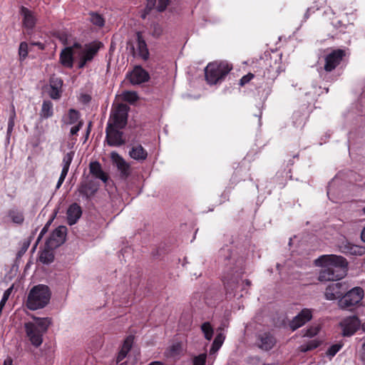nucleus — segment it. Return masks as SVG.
Segmentation results:
<instances>
[{
    "instance_id": "obj_38",
    "label": "nucleus",
    "mask_w": 365,
    "mask_h": 365,
    "mask_svg": "<svg viewBox=\"0 0 365 365\" xmlns=\"http://www.w3.org/2000/svg\"><path fill=\"white\" fill-rule=\"evenodd\" d=\"M31 240H25L23 242L21 245V249L18 251L16 254V261H19L21 257L25 254L30 246Z\"/></svg>"
},
{
    "instance_id": "obj_2",
    "label": "nucleus",
    "mask_w": 365,
    "mask_h": 365,
    "mask_svg": "<svg viewBox=\"0 0 365 365\" xmlns=\"http://www.w3.org/2000/svg\"><path fill=\"white\" fill-rule=\"evenodd\" d=\"M315 264L322 267L318 277L320 282L340 280L347 273L348 262L342 256L322 255L315 260Z\"/></svg>"
},
{
    "instance_id": "obj_27",
    "label": "nucleus",
    "mask_w": 365,
    "mask_h": 365,
    "mask_svg": "<svg viewBox=\"0 0 365 365\" xmlns=\"http://www.w3.org/2000/svg\"><path fill=\"white\" fill-rule=\"evenodd\" d=\"M146 1L147 5L145 6V10L147 11V14H150V11L155 8H156L158 11L163 12L166 9L170 3V0H158V4L156 6V0Z\"/></svg>"
},
{
    "instance_id": "obj_50",
    "label": "nucleus",
    "mask_w": 365,
    "mask_h": 365,
    "mask_svg": "<svg viewBox=\"0 0 365 365\" xmlns=\"http://www.w3.org/2000/svg\"><path fill=\"white\" fill-rule=\"evenodd\" d=\"M68 174V172H65V171H63L61 170V175L58 178V180L57 182V184H56V189H59L60 187L61 186V185L63 184L66 175Z\"/></svg>"
},
{
    "instance_id": "obj_6",
    "label": "nucleus",
    "mask_w": 365,
    "mask_h": 365,
    "mask_svg": "<svg viewBox=\"0 0 365 365\" xmlns=\"http://www.w3.org/2000/svg\"><path fill=\"white\" fill-rule=\"evenodd\" d=\"M364 296V289L360 287H355L347 289L345 294L339 300V305L341 309H351L358 305Z\"/></svg>"
},
{
    "instance_id": "obj_37",
    "label": "nucleus",
    "mask_w": 365,
    "mask_h": 365,
    "mask_svg": "<svg viewBox=\"0 0 365 365\" xmlns=\"http://www.w3.org/2000/svg\"><path fill=\"white\" fill-rule=\"evenodd\" d=\"M321 329V326L319 324H315L309 327L304 334V336L313 337L316 336Z\"/></svg>"
},
{
    "instance_id": "obj_10",
    "label": "nucleus",
    "mask_w": 365,
    "mask_h": 365,
    "mask_svg": "<svg viewBox=\"0 0 365 365\" xmlns=\"http://www.w3.org/2000/svg\"><path fill=\"white\" fill-rule=\"evenodd\" d=\"M349 289V285L346 282H335L328 285L325 290V298L327 300H339L345 294Z\"/></svg>"
},
{
    "instance_id": "obj_26",
    "label": "nucleus",
    "mask_w": 365,
    "mask_h": 365,
    "mask_svg": "<svg viewBox=\"0 0 365 365\" xmlns=\"http://www.w3.org/2000/svg\"><path fill=\"white\" fill-rule=\"evenodd\" d=\"M129 155L135 160L143 161L148 157V152L141 145H138L132 147L129 151Z\"/></svg>"
},
{
    "instance_id": "obj_13",
    "label": "nucleus",
    "mask_w": 365,
    "mask_h": 365,
    "mask_svg": "<svg viewBox=\"0 0 365 365\" xmlns=\"http://www.w3.org/2000/svg\"><path fill=\"white\" fill-rule=\"evenodd\" d=\"M102 47H103V43L98 41L86 43L83 46L82 50L79 51L78 56H83L88 62H91Z\"/></svg>"
},
{
    "instance_id": "obj_20",
    "label": "nucleus",
    "mask_w": 365,
    "mask_h": 365,
    "mask_svg": "<svg viewBox=\"0 0 365 365\" xmlns=\"http://www.w3.org/2000/svg\"><path fill=\"white\" fill-rule=\"evenodd\" d=\"M67 222L69 225H75L80 219L82 215L81 206L74 202L71 204L67 210Z\"/></svg>"
},
{
    "instance_id": "obj_33",
    "label": "nucleus",
    "mask_w": 365,
    "mask_h": 365,
    "mask_svg": "<svg viewBox=\"0 0 365 365\" xmlns=\"http://www.w3.org/2000/svg\"><path fill=\"white\" fill-rule=\"evenodd\" d=\"M201 330H202V333L204 334L205 338L207 340L210 341L212 339V338L213 336L214 331H213V329L210 322H204L201 325Z\"/></svg>"
},
{
    "instance_id": "obj_29",
    "label": "nucleus",
    "mask_w": 365,
    "mask_h": 365,
    "mask_svg": "<svg viewBox=\"0 0 365 365\" xmlns=\"http://www.w3.org/2000/svg\"><path fill=\"white\" fill-rule=\"evenodd\" d=\"M45 249L40 252L39 260L43 264H49L54 260L53 250L55 248H49L45 245Z\"/></svg>"
},
{
    "instance_id": "obj_22",
    "label": "nucleus",
    "mask_w": 365,
    "mask_h": 365,
    "mask_svg": "<svg viewBox=\"0 0 365 365\" xmlns=\"http://www.w3.org/2000/svg\"><path fill=\"white\" fill-rule=\"evenodd\" d=\"M20 14L23 16V25L27 29H32L36 22V19L32 11L22 6L20 8Z\"/></svg>"
},
{
    "instance_id": "obj_63",
    "label": "nucleus",
    "mask_w": 365,
    "mask_h": 365,
    "mask_svg": "<svg viewBox=\"0 0 365 365\" xmlns=\"http://www.w3.org/2000/svg\"><path fill=\"white\" fill-rule=\"evenodd\" d=\"M304 16L306 19H307L309 17V15H308V11L306 12V14H304Z\"/></svg>"
},
{
    "instance_id": "obj_4",
    "label": "nucleus",
    "mask_w": 365,
    "mask_h": 365,
    "mask_svg": "<svg viewBox=\"0 0 365 365\" xmlns=\"http://www.w3.org/2000/svg\"><path fill=\"white\" fill-rule=\"evenodd\" d=\"M51 291L48 286L38 284L30 290L26 300V306L31 310H36L45 307L51 299Z\"/></svg>"
},
{
    "instance_id": "obj_12",
    "label": "nucleus",
    "mask_w": 365,
    "mask_h": 365,
    "mask_svg": "<svg viewBox=\"0 0 365 365\" xmlns=\"http://www.w3.org/2000/svg\"><path fill=\"white\" fill-rule=\"evenodd\" d=\"M99 187L100 184L98 181L93 179H86L81 182L78 190L86 200H88L97 192Z\"/></svg>"
},
{
    "instance_id": "obj_30",
    "label": "nucleus",
    "mask_w": 365,
    "mask_h": 365,
    "mask_svg": "<svg viewBox=\"0 0 365 365\" xmlns=\"http://www.w3.org/2000/svg\"><path fill=\"white\" fill-rule=\"evenodd\" d=\"M281 72V66L277 61H274L273 65H270L268 68L264 72V76L268 79L274 80L277 78L278 74Z\"/></svg>"
},
{
    "instance_id": "obj_25",
    "label": "nucleus",
    "mask_w": 365,
    "mask_h": 365,
    "mask_svg": "<svg viewBox=\"0 0 365 365\" xmlns=\"http://www.w3.org/2000/svg\"><path fill=\"white\" fill-rule=\"evenodd\" d=\"M133 342V337L132 336H128L123 344V346L116 358V364H120L127 356L128 353L130 350Z\"/></svg>"
},
{
    "instance_id": "obj_36",
    "label": "nucleus",
    "mask_w": 365,
    "mask_h": 365,
    "mask_svg": "<svg viewBox=\"0 0 365 365\" xmlns=\"http://www.w3.org/2000/svg\"><path fill=\"white\" fill-rule=\"evenodd\" d=\"M79 112L75 109H70L68 110V121L66 122L67 124L72 125L78 122L79 119Z\"/></svg>"
},
{
    "instance_id": "obj_8",
    "label": "nucleus",
    "mask_w": 365,
    "mask_h": 365,
    "mask_svg": "<svg viewBox=\"0 0 365 365\" xmlns=\"http://www.w3.org/2000/svg\"><path fill=\"white\" fill-rule=\"evenodd\" d=\"M119 130V128L112 126L111 120H108L106 128V140L108 145L120 147L125 144V140L123 138V133Z\"/></svg>"
},
{
    "instance_id": "obj_24",
    "label": "nucleus",
    "mask_w": 365,
    "mask_h": 365,
    "mask_svg": "<svg viewBox=\"0 0 365 365\" xmlns=\"http://www.w3.org/2000/svg\"><path fill=\"white\" fill-rule=\"evenodd\" d=\"M61 63L67 68H72L73 65V53L71 47H66L60 53Z\"/></svg>"
},
{
    "instance_id": "obj_15",
    "label": "nucleus",
    "mask_w": 365,
    "mask_h": 365,
    "mask_svg": "<svg viewBox=\"0 0 365 365\" xmlns=\"http://www.w3.org/2000/svg\"><path fill=\"white\" fill-rule=\"evenodd\" d=\"M312 318V314L310 309H303L297 316H295L289 322V327L294 331L304 325Z\"/></svg>"
},
{
    "instance_id": "obj_11",
    "label": "nucleus",
    "mask_w": 365,
    "mask_h": 365,
    "mask_svg": "<svg viewBox=\"0 0 365 365\" xmlns=\"http://www.w3.org/2000/svg\"><path fill=\"white\" fill-rule=\"evenodd\" d=\"M67 228L66 226H58L51 234L46 242V246L49 248H57L66 241Z\"/></svg>"
},
{
    "instance_id": "obj_56",
    "label": "nucleus",
    "mask_w": 365,
    "mask_h": 365,
    "mask_svg": "<svg viewBox=\"0 0 365 365\" xmlns=\"http://www.w3.org/2000/svg\"><path fill=\"white\" fill-rule=\"evenodd\" d=\"M128 44H130L131 52H132L133 55L135 56L136 52H135V48L134 45L130 42H128Z\"/></svg>"
},
{
    "instance_id": "obj_16",
    "label": "nucleus",
    "mask_w": 365,
    "mask_h": 365,
    "mask_svg": "<svg viewBox=\"0 0 365 365\" xmlns=\"http://www.w3.org/2000/svg\"><path fill=\"white\" fill-rule=\"evenodd\" d=\"M360 320L357 317L347 318L341 323L342 327L343 335L344 336H351L359 329Z\"/></svg>"
},
{
    "instance_id": "obj_62",
    "label": "nucleus",
    "mask_w": 365,
    "mask_h": 365,
    "mask_svg": "<svg viewBox=\"0 0 365 365\" xmlns=\"http://www.w3.org/2000/svg\"><path fill=\"white\" fill-rule=\"evenodd\" d=\"M148 14H147V11L145 9L144 11V14L141 15V17L142 19H145L146 18V16L148 15Z\"/></svg>"
},
{
    "instance_id": "obj_32",
    "label": "nucleus",
    "mask_w": 365,
    "mask_h": 365,
    "mask_svg": "<svg viewBox=\"0 0 365 365\" xmlns=\"http://www.w3.org/2000/svg\"><path fill=\"white\" fill-rule=\"evenodd\" d=\"M225 339V336L222 333H219L217 334L210 349V354H215L220 349L224 342Z\"/></svg>"
},
{
    "instance_id": "obj_1",
    "label": "nucleus",
    "mask_w": 365,
    "mask_h": 365,
    "mask_svg": "<svg viewBox=\"0 0 365 365\" xmlns=\"http://www.w3.org/2000/svg\"><path fill=\"white\" fill-rule=\"evenodd\" d=\"M219 259L225 268L222 275V282L226 290L227 297H234L236 292L240 288L245 291L247 287H250L249 279L242 281L241 277L244 272V259L242 257H236L227 246L219 252Z\"/></svg>"
},
{
    "instance_id": "obj_61",
    "label": "nucleus",
    "mask_w": 365,
    "mask_h": 365,
    "mask_svg": "<svg viewBox=\"0 0 365 365\" xmlns=\"http://www.w3.org/2000/svg\"><path fill=\"white\" fill-rule=\"evenodd\" d=\"M149 365H162V364L160 361H153L150 363Z\"/></svg>"
},
{
    "instance_id": "obj_52",
    "label": "nucleus",
    "mask_w": 365,
    "mask_h": 365,
    "mask_svg": "<svg viewBox=\"0 0 365 365\" xmlns=\"http://www.w3.org/2000/svg\"><path fill=\"white\" fill-rule=\"evenodd\" d=\"M80 101L84 104H87L91 101V96L88 94L83 93L80 96Z\"/></svg>"
},
{
    "instance_id": "obj_49",
    "label": "nucleus",
    "mask_w": 365,
    "mask_h": 365,
    "mask_svg": "<svg viewBox=\"0 0 365 365\" xmlns=\"http://www.w3.org/2000/svg\"><path fill=\"white\" fill-rule=\"evenodd\" d=\"M83 121L82 120H80L78 121V124L73 126L71 128V130H70V134L71 135H76L78 133V132L80 130V129L82 128L83 126Z\"/></svg>"
},
{
    "instance_id": "obj_58",
    "label": "nucleus",
    "mask_w": 365,
    "mask_h": 365,
    "mask_svg": "<svg viewBox=\"0 0 365 365\" xmlns=\"http://www.w3.org/2000/svg\"><path fill=\"white\" fill-rule=\"evenodd\" d=\"M71 48H72V49H73V48H79V49H80V51H81V50H82V48H83V46H81V44H80L79 43H75L73 44V46Z\"/></svg>"
},
{
    "instance_id": "obj_47",
    "label": "nucleus",
    "mask_w": 365,
    "mask_h": 365,
    "mask_svg": "<svg viewBox=\"0 0 365 365\" xmlns=\"http://www.w3.org/2000/svg\"><path fill=\"white\" fill-rule=\"evenodd\" d=\"M253 78H254V74L250 73L242 76L240 81V85L241 86H245L246 83H249Z\"/></svg>"
},
{
    "instance_id": "obj_34",
    "label": "nucleus",
    "mask_w": 365,
    "mask_h": 365,
    "mask_svg": "<svg viewBox=\"0 0 365 365\" xmlns=\"http://www.w3.org/2000/svg\"><path fill=\"white\" fill-rule=\"evenodd\" d=\"M90 21L93 24L98 27H103L104 26L105 19L101 14L95 12H91L90 14Z\"/></svg>"
},
{
    "instance_id": "obj_3",
    "label": "nucleus",
    "mask_w": 365,
    "mask_h": 365,
    "mask_svg": "<svg viewBox=\"0 0 365 365\" xmlns=\"http://www.w3.org/2000/svg\"><path fill=\"white\" fill-rule=\"evenodd\" d=\"M34 322H27L24 324L25 331L31 343L36 347H38L43 342V334L48 330L51 324V319L48 317L40 318L33 317Z\"/></svg>"
},
{
    "instance_id": "obj_28",
    "label": "nucleus",
    "mask_w": 365,
    "mask_h": 365,
    "mask_svg": "<svg viewBox=\"0 0 365 365\" xmlns=\"http://www.w3.org/2000/svg\"><path fill=\"white\" fill-rule=\"evenodd\" d=\"M7 215L12 222L21 225L24 222V215L23 211L16 207H12L7 212Z\"/></svg>"
},
{
    "instance_id": "obj_57",
    "label": "nucleus",
    "mask_w": 365,
    "mask_h": 365,
    "mask_svg": "<svg viewBox=\"0 0 365 365\" xmlns=\"http://www.w3.org/2000/svg\"><path fill=\"white\" fill-rule=\"evenodd\" d=\"M361 360L363 361L365 365V351H361L360 354Z\"/></svg>"
},
{
    "instance_id": "obj_53",
    "label": "nucleus",
    "mask_w": 365,
    "mask_h": 365,
    "mask_svg": "<svg viewBox=\"0 0 365 365\" xmlns=\"http://www.w3.org/2000/svg\"><path fill=\"white\" fill-rule=\"evenodd\" d=\"M79 57V62L78 67V68H83L86 66V63H89L86 59H85L83 56Z\"/></svg>"
},
{
    "instance_id": "obj_7",
    "label": "nucleus",
    "mask_w": 365,
    "mask_h": 365,
    "mask_svg": "<svg viewBox=\"0 0 365 365\" xmlns=\"http://www.w3.org/2000/svg\"><path fill=\"white\" fill-rule=\"evenodd\" d=\"M128 106L125 104H119L112 112L109 120L111 125L119 129L124 128L128 122Z\"/></svg>"
},
{
    "instance_id": "obj_64",
    "label": "nucleus",
    "mask_w": 365,
    "mask_h": 365,
    "mask_svg": "<svg viewBox=\"0 0 365 365\" xmlns=\"http://www.w3.org/2000/svg\"><path fill=\"white\" fill-rule=\"evenodd\" d=\"M362 329L365 331V323L362 324Z\"/></svg>"
},
{
    "instance_id": "obj_14",
    "label": "nucleus",
    "mask_w": 365,
    "mask_h": 365,
    "mask_svg": "<svg viewBox=\"0 0 365 365\" xmlns=\"http://www.w3.org/2000/svg\"><path fill=\"white\" fill-rule=\"evenodd\" d=\"M127 78L133 85H138L148 81L150 75L140 66H136L127 74Z\"/></svg>"
},
{
    "instance_id": "obj_46",
    "label": "nucleus",
    "mask_w": 365,
    "mask_h": 365,
    "mask_svg": "<svg viewBox=\"0 0 365 365\" xmlns=\"http://www.w3.org/2000/svg\"><path fill=\"white\" fill-rule=\"evenodd\" d=\"M11 291H12V287L7 289L4 294H3V297L1 298V300L0 302V305H2V307H4L5 306V304L6 302V301L8 300L11 293Z\"/></svg>"
},
{
    "instance_id": "obj_59",
    "label": "nucleus",
    "mask_w": 365,
    "mask_h": 365,
    "mask_svg": "<svg viewBox=\"0 0 365 365\" xmlns=\"http://www.w3.org/2000/svg\"><path fill=\"white\" fill-rule=\"evenodd\" d=\"M14 128H10V127H8L7 128V133H6V135H7V138H10V135L11 134V132L13 130Z\"/></svg>"
},
{
    "instance_id": "obj_31",
    "label": "nucleus",
    "mask_w": 365,
    "mask_h": 365,
    "mask_svg": "<svg viewBox=\"0 0 365 365\" xmlns=\"http://www.w3.org/2000/svg\"><path fill=\"white\" fill-rule=\"evenodd\" d=\"M53 103L50 101H44L43 102L40 115L41 118L47 119L53 115Z\"/></svg>"
},
{
    "instance_id": "obj_54",
    "label": "nucleus",
    "mask_w": 365,
    "mask_h": 365,
    "mask_svg": "<svg viewBox=\"0 0 365 365\" xmlns=\"http://www.w3.org/2000/svg\"><path fill=\"white\" fill-rule=\"evenodd\" d=\"M91 125H92V123L91 122H89L88 125V128H87V130H86V140L88 138V135L90 134V132H91Z\"/></svg>"
},
{
    "instance_id": "obj_43",
    "label": "nucleus",
    "mask_w": 365,
    "mask_h": 365,
    "mask_svg": "<svg viewBox=\"0 0 365 365\" xmlns=\"http://www.w3.org/2000/svg\"><path fill=\"white\" fill-rule=\"evenodd\" d=\"M123 98L125 101L134 103L138 100V96L135 92L126 91L123 94Z\"/></svg>"
},
{
    "instance_id": "obj_18",
    "label": "nucleus",
    "mask_w": 365,
    "mask_h": 365,
    "mask_svg": "<svg viewBox=\"0 0 365 365\" xmlns=\"http://www.w3.org/2000/svg\"><path fill=\"white\" fill-rule=\"evenodd\" d=\"M63 86V80L53 75L49 80L50 90L48 91L49 96L54 100L60 98L61 93V88Z\"/></svg>"
},
{
    "instance_id": "obj_35",
    "label": "nucleus",
    "mask_w": 365,
    "mask_h": 365,
    "mask_svg": "<svg viewBox=\"0 0 365 365\" xmlns=\"http://www.w3.org/2000/svg\"><path fill=\"white\" fill-rule=\"evenodd\" d=\"M74 155V152L71 151L68 153H66L63 158L62 163H63V168L62 170L65 172H68L70 165L73 160V158Z\"/></svg>"
},
{
    "instance_id": "obj_48",
    "label": "nucleus",
    "mask_w": 365,
    "mask_h": 365,
    "mask_svg": "<svg viewBox=\"0 0 365 365\" xmlns=\"http://www.w3.org/2000/svg\"><path fill=\"white\" fill-rule=\"evenodd\" d=\"M320 344V342L317 340H312L307 344L306 347V351H311L316 348H317Z\"/></svg>"
},
{
    "instance_id": "obj_42",
    "label": "nucleus",
    "mask_w": 365,
    "mask_h": 365,
    "mask_svg": "<svg viewBox=\"0 0 365 365\" xmlns=\"http://www.w3.org/2000/svg\"><path fill=\"white\" fill-rule=\"evenodd\" d=\"M342 345L339 344H335L331 345L327 351V355L330 358L334 357L336 353L341 349Z\"/></svg>"
},
{
    "instance_id": "obj_39",
    "label": "nucleus",
    "mask_w": 365,
    "mask_h": 365,
    "mask_svg": "<svg viewBox=\"0 0 365 365\" xmlns=\"http://www.w3.org/2000/svg\"><path fill=\"white\" fill-rule=\"evenodd\" d=\"M54 218V216L51 219L49 220L47 223L45 225V226L42 228L37 240H36V242L33 247V250H35L36 247H37L38 242L41 241V240L42 239L43 236L48 232V227L49 226L51 225L53 220Z\"/></svg>"
},
{
    "instance_id": "obj_19",
    "label": "nucleus",
    "mask_w": 365,
    "mask_h": 365,
    "mask_svg": "<svg viewBox=\"0 0 365 365\" xmlns=\"http://www.w3.org/2000/svg\"><path fill=\"white\" fill-rule=\"evenodd\" d=\"M136 47L138 56L143 61H147L149 58L150 53L147 43L143 37L141 31L136 32Z\"/></svg>"
},
{
    "instance_id": "obj_21",
    "label": "nucleus",
    "mask_w": 365,
    "mask_h": 365,
    "mask_svg": "<svg viewBox=\"0 0 365 365\" xmlns=\"http://www.w3.org/2000/svg\"><path fill=\"white\" fill-rule=\"evenodd\" d=\"M275 339L267 332L260 334L257 336V346L262 350L269 351L274 346Z\"/></svg>"
},
{
    "instance_id": "obj_51",
    "label": "nucleus",
    "mask_w": 365,
    "mask_h": 365,
    "mask_svg": "<svg viewBox=\"0 0 365 365\" xmlns=\"http://www.w3.org/2000/svg\"><path fill=\"white\" fill-rule=\"evenodd\" d=\"M16 117V113L14 111V108L13 107L12 113L10 115L9 121H8V127L14 128V118Z\"/></svg>"
},
{
    "instance_id": "obj_45",
    "label": "nucleus",
    "mask_w": 365,
    "mask_h": 365,
    "mask_svg": "<svg viewBox=\"0 0 365 365\" xmlns=\"http://www.w3.org/2000/svg\"><path fill=\"white\" fill-rule=\"evenodd\" d=\"M206 361V354H200L193 359V365H205Z\"/></svg>"
},
{
    "instance_id": "obj_5",
    "label": "nucleus",
    "mask_w": 365,
    "mask_h": 365,
    "mask_svg": "<svg viewBox=\"0 0 365 365\" xmlns=\"http://www.w3.org/2000/svg\"><path fill=\"white\" fill-rule=\"evenodd\" d=\"M232 69L226 61L210 63L205 68V79L208 84L215 85L221 82Z\"/></svg>"
},
{
    "instance_id": "obj_55",
    "label": "nucleus",
    "mask_w": 365,
    "mask_h": 365,
    "mask_svg": "<svg viewBox=\"0 0 365 365\" xmlns=\"http://www.w3.org/2000/svg\"><path fill=\"white\" fill-rule=\"evenodd\" d=\"M4 365H13L12 359L11 358H6L4 361Z\"/></svg>"
},
{
    "instance_id": "obj_60",
    "label": "nucleus",
    "mask_w": 365,
    "mask_h": 365,
    "mask_svg": "<svg viewBox=\"0 0 365 365\" xmlns=\"http://www.w3.org/2000/svg\"><path fill=\"white\" fill-rule=\"evenodd\" d=\"M361 238L362 241H364L365 242V227L361 231Z\"/></svg>"
},
{
    "instance_id": "obj_40",
    "label": "nucleus",
    "mask_w": 365,
    "mask_h": 365,
    "mask_svg": "<svg viewBox=\"0 0 365 365\" xmlns=\"http://www.w3.org/2000/svg\"><path fill=\"white\" fill-rule=\"evenodd\" d=\"M163 34L162 26L156 23L151 24V35L155 38H159Z\"/></svg>"
},
{
    "instance_id": "obj_17",
    "label": "nucleus",
    "mask_w": 365,
    "mask_h": 365,
    "mask_svg": "<svg viewBox=\"0 0 365 365\" xmlns=\"http://www.w3.org/2000/svg\"><path fill=\"white\" fill-rule=\"evenodd\" d=\"M110 157L120 171L121 178H126L130 175V165L116 152H112Z\"/></svg>"
},
{
    "instance_id": "obj_9",
    "label": "nucleus",
    "mask_w": 365,
    "mask_h": 365,
    "mask_svg": "<svg viewBox=\"0 0 365 365\" xmlns=\"http://www.w3.org/2000/svg\"><path fill=\"white\" fill-rule=\"evenodd\" d=\"M345 56L346 53L343 49L337 48L331 51L324 58V71L331 72L334 70L341 63Z\"/></svg>"
},
{
    "instance_id": "obj_41",
    "label": "nucleus",
    "mask_w": 365,
    "mask_h": 365,
    "mask_svg": "<svg viewBox=\"0 0 365 365\" xmlns=\"http://www.w3.org/2000/svg\"><path fill=\"white\" fill-rule=\"evenodd\" d=\"M19 54L21 60H24L28 56V44L26 42H21L19 45Z\"/></svg>"
},
{
    "instance_id": "obj_44",
    "label": "nucleus",
    "mask_w": 365,
    "mask_h": 365,
    "mask_svg": "<svg viewBox=\"0 0 365 365\" xmlns=\"http://www.w3.org/2000/svg\"><path fill=\"white\" fill-rule=\"evenodd\" d=\"M357 250L359 247L355 245H348L341 247V251L344 253H350L351 255H356L357 253Z\"/></svg>"
},
{
    "instance_id": "obj_23",
    "label": "nucleus",
    "mask_w": 365,
    "mask_h": 365,
    "mask_svg": "<svg viewBox=\"0 0 365 365\" xmlns=\"http://www.w3.org/2000/svg\"><path fill=\"white\" fill-rule=\"evenodd\" d=\"M90 173L96 178L100 179L104 183L108 180V175L102 169L101 165L98 161L91 162L89 164Z\"/></svg>"
}]
</instances>
